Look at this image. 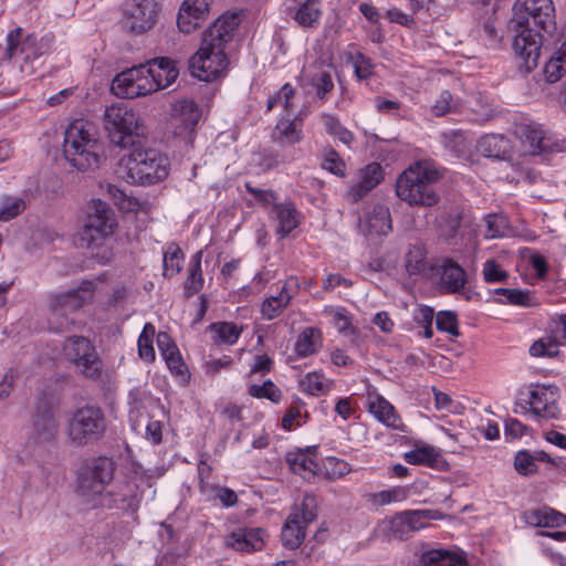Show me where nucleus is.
Returning <instances> with one entry per match:
<instances>
[{
  "label": "nucleus",
  "mask_w": 566,
  "mask_h": 566,
  "mask_svg": "<svg viewBox=\"0 0 566 566\" xmlns=\"http://www.w3.org/2000/svg\"><path fill=\"white\" fill-rule=\"evenodd\" d=\"M483 277L488 283L505 282L509 273L502 270L495 260H488L483 264Z\"/></svg>",
  "instance_id": "obj_54"
},
{
  "label": "nucleus",
  "mask_w": 566,
  "mask_h": 566,
  "mask_svg": "<svg viewBox=\"0 0 566 566\" xmlns=\"http://www.w3.org/2000/svg\"><path fill=\"white\" fill-rule=\"evenodd\" d=\"M64 355L71 361L76 373L92 380L103 376V363L92 342L84 336H70L63 346Z\"/></svg>",
  "instance_id": "obj_11"
},
{
  "label": "nucleus",
  "mask_w": 566,
  "mask_h": 566,
  "mask_svg": "<svg viewBox=\"0 0 566 566\" xmlns=\"http://www.w3.org/2000/svg\"><path fill=\"white\" fill-rule=\"evenodd\" d=\"M116 227L113 209L105 201L94 199L90 202L85 223L78 233V245L94 255V250L114 234Z\"/></svg>",
  "instance_id": "obj_9"
},
{
  "label": "nucleus",
  "mask_w": 566,
  "mask_h": 566,
  "mask_svg": "<svg viewBox=\"0 0 566 566\" xmlns=\"http://www.w3.org/2000/svg\"><path fill=\"white\" fill-rule=\"evenodd\" d=\"M57 430L59 424L52 406L46 399H39L32 418L30 441L34 444L50 443L55 440Z\"/></svg>",
  "instance_id": "obj_17"
},
{
  "label": "nucleus",
  "mask_w": 566,
  "mask_h": 566,
  "mask_svg": "<svg viewBox=\"0 0 566 566\" xmlns=\"http://www.w3.org/2000/svg\"><path fill=\"white\" fill-rule=\"evenodd\" d=\"M514 467L515 470L522 475L533 474L537 470L534 457L526 450H522L516 453L514 459Z\"/></svg>",
  "instance_id": "obj_53"
},
{
  "label": "nucleus",
  "mask_w": 566,
  "mask_h": 566,
  "mask_svg": "<svg viewBox=\"0 0 566 566\" xmlns=\"http://www.w3.org/2000/svg\"><path fill=\"white\" fill-rule=\"evenodd\" d=\"M373 63L369 57L361 53L356 54L354 59L355 74L359 80L368 78L373 75Z\"/></svg>",
  "instance_id": "obj_61"
},
{
  "label": "nucleus",
  "mask_w": 566,
  "mask_h": 566,
  "mask_svg": "<svg viewBox=\"0 0 566 566\" xmlns=\"http://www.w3.org/2000/svg\"><path fill=\"white\" fill-rule=\"evenodd\" d=\"M522 518L534 527H559L566 524V515L548 506L527 510Z\"/></svg>",
  "instance_id": "obj_25"
},
{
  "label": "nucleus",
  "mask_w": 566,
  "mask_h": 566,
  "mask_svg": "<svg viewBox=\"0 0 566 566\" xmlns=\"http://www.w3.org/2000/svg\"><path fill=\"white\" fill-rule=\"evenodd\" d=\"M21 28L11 30L7 35V45L1 61H13L22 73L33 74L39 59L49 54L53 49L54 35L46 33L40 38L35 34L20 40Z\"/></svg>",
  "instance_id": "obj_6"
},
{
  "label": "nucleus",
  "mask_w": 566,
  "mask_h": 566,
  "mask_svg": "<svg viewBox=\"0 0 566 566\" xmlns=\"http://www.w3.org/2000/svg\"><path fill=\"white\" fill-rule=\"evenodd\" d=\"M161 356L171 373L177 376H181L185 379L189 377L187 366L185 365L177 346H171L170 350L164 353Z\"/></svg>",
  "instance_id": "obj_49"
},
{
  "label": "nucleus",
  "mask_w": 566,
  "mask_h": 566,
  "mask_svg": "<svg viewBox=\"0 0 566 566\" xmlns=\"http://www.w3.org/2000/svg\"><path fill=\"white\" fill-rule=\"evenodd\" d=\"M272 213L277 221V234L281 238L289 235L300 223V212L291 201L274 203Z\"/></svg>",
  "instance_id": "obj_27"
},
{
  "label": "nucleus",
  "mask_w": 566,
  "mask_h": 566,
  "mask_svg": "<svg viewBox=\"0 0 566 566\" xmlns=\"http://www.w3.org/2000/svg\"><path fill=\"white\" fill-rule=\"evenodd\" d=\"M241 22V15L237 12L221 14L208 30L205 31L202 40L209 45L224 48L232 41L234 31Z\"/></svg>",
  "instance_id": "obj_19"
},
{
  "label": "nucleus",
  "mask_w": 566,
  "mask_h": 566,
  "mask_svg": "<svg viewBox=\"0 0 566 566\" xmlns=\"http://www.w3.org/2000/svg\"><path fill=\"white\" fill-rule=\"evenodd\" d=\"M156 82H148L146 65H139L126 70L115 76L111 91L122 98H135L158 91Z\"/></svg>",
  "instance_id": "obj_15"
},
{
  "label": "nucleus",
  "mask_w": 566,
  "mask_h": 566,
  "mask_svg": "<svg viewBox=\"0 0 566 566\" xmlns=\"http://www.w3.org/2000/svg\"><path fill=\"white\" fill-rule=\"evenodd\" d=\"M210 331L221 343L232 345L238 340L242 327L231 322H217L210 325Z\"/></svg>",
  "instance_id": "obj_46"
},
{
  "label": "nucleus",
  "mask_w": 566,
  "mask_h": 566,
  "mask_svg": "<svg viewBox=\"0 0 566 566\" xmlns=\"http://www.w3.org/2000/svg\"><path fill=\"white\" fill-rule=\"evenodd\" d=\"M27 208L25 200L21 197L0 196V221L7 222L20 216Z\"/></svg>",
  "instance_id": "obj_40"
},
{
  "label": "nucleus",
  "mask_w": 566,
  "mask_h": 566,
  "mask_svg": "<svg viewBox=\"0 0 566 566\" xmlns=\"http://www.w3.org/2000/svg\"><path fill=\"white\" fill-rule=\"evenodd\" d=\"M316 499L314 495H305L301 506L295 510L286 520L281 532V541L285 548H297L305 538L307 524L315 521Z\"/></svg>",
  "instance_id": "obj_13"
},
{
  "label": "nucleus",
  "mask_w": 566,
  "mask_h": 566,
  "mask_svg": "<svg viewBox=\"0 0 566 566\" xmlns=\"http://www.w3.org/2000/svg\"><path fill=\"white\" fill-rule=\"evenodd\" d=\"M182 258L181 249L176 243L169 244L164 253V276L172 277L178 274L182 269Z\"/></svg>",
  "instance_id": "obj_42"
},
{
  "label": "nucleus",
  "mask_w": 566,
  "mask_h": 566,
  "mask_svg": "<svg viewBox=\"0 0 566 566\" xmlns=\"http://www.w3.org/2000/svg\"><path fill=\"white\" fill-rule=\"evenodd\" d=\"M201 259H202V251H198L191 258V261H190V264L188 268V275L184 283L185 296L187 298L193 296L195 294L200 292L201 289L203 287Z\"/></svg>",
  "instance_id": "obj_33"
},
{
  "label": "nucleus",
  "mask_w": 566,
  "mask_h": 566,
  "mask_svg": "<svg viewBox=\"0 0 566 566\" xmlns=\"http://www.w3.org/2000/svg\"><path fill=\"white\" fill-rule=\"evenodd\" d=\"M212 0H185L179 9L177 25L182 33H191L208 18Z\"/></svg>",
  "instance_id": "obj_18"
},
{
  "label": "nucleus",
  "mask_w": 566,
  "mask_h": 566,
  "mask_svg": "<svg viewBox=\"0 0 566 566\" xmlns=\"http://www.w3.org/2000/svg\"><path fill=\"white\" fill-rule=\"evenodd\" d=\"M302 127L295 120L280 119L273 130L274 140L282 145H294L302 139Z\"/></svg>",
  "instance_id": "obj_35"
},
{
  "label": "nucleus",
  "mask_w": 566,
  "mask_h": 566,
  "mask_svg": "<svg viewBox=\"0 0 566 566\" xmlns=\"http://www.w3.org/2000/svg\"><path fill=\"white\" fill-rule=\"evenodd\" d=\"M228 63L224 48L202 40L200 49L189 60V70L200 81L210 82L226 71Z\"/></svg>",
  "instance_id": "obj_14"
},
{
  "label": "nucleus",
  "mask_w": 566,
  "mask_h": 566,
  "mask_svg": "<svg viewBox=\"0 0 566 566\" xmlns=\"http://www.w3.org/2000/svg\"><path fill=\"white\" fill-rule=\"evenodd\" d=\"M95 286L92 281H83L76 289L51 293L48 298L50 328L57 333L67 331L74 324L71 314L92 301Z\"/></svg>",
  "instance_id": "obj_8"
},
{
  "label": "nucleus",
  "mask_w": 566,
  "mask_h": 566,
  "mask_svg": "<svg viewBox=\"0 0 566 566\" xmlns=\"http://www.w3.org/2000/svg\"><path fill=\"white\" fill-rule=\"evenodd\" d=\"M407 523L411 533L426 528L429 522L441 517L438 511L433 510H408L403 511Z\"/></svg>",
  "instance_id": "obj_41"
},
{
  "label": "nucleus",
  "mask_w": 566,
  "mask_h": 566,
  "mask_svg": "<svg viewBox=\"0 0 566 566\" xmlns=\"http://www.w3.org/2000/svg\"><path fill=\"white\" fill-rule=\"evenodd\" d=\"M247 191L254 197L255 200L263 205L276 203V195L270 189H260L253 187L251 184H245Z\"/></svg>",
  "instance_id": "obj_62"
},
{
  "label": "nucleus",
  "mask_w": 566,
  "mask_h": 566,
  "mask_svg": "<svg viewBox=\"0 0 566 566\" xmlns=\"http://www.w3.org/2000/svg\"><path fill=\"white\" fill-rule=\"evenodd\" d=\"M145 142L133 145L130 153L118 163L122 178L130 184L154 185L168 176V157L154 148L145 147Z\"/></svg>",
  "instance_id": "obj_3"
},
{
  "label": "nucleus",
  "mask_w": 566,
  "mask_h": 566,
  "mask_svg": "<svg viewBox=\"0 0 566 566\" xmlns=\"http://www.w3.org/2000/svg\"><path fill=\"white\" fill-rule=\"evenodd\" d=\"M115 473V462L107 457H98L87 462L77 475L76 493L92 507L113 509L117 499L112 492H104Z\"/></svg>",
  "instance_id": "obj_4"
},
{
  "label": "nucleus",
  "mask_w": 566,
  "mask_h": 566,
  "mask_svg": "<svg viewBox=\"0 0 566 566\" xmlns=\"http://www.w3.org/2000/svg\"><path fill=\"white\" fill-rule=\"evenodd\" d=\"M440 178L441 175L437 169L417 163L398 177L396 195L412 207H433L440 200L434 188V184Z\"/></svg>",
  "instance_id": "obj_5"
},
{
  "label": "nucleus",
  "mask_w": 566,
  "mask_h": 566,
  "mask_svg": "<svg viewBox=\"0 0 566 566\" xmlns=\"http://www.w3.org/2000/svg\"><path fill=\"white\" fill-rule=\"evenodd\" d=\"M505 298L510 304L528 305L531 301V293L528 291L510 289Z\"/></svg>",
  "instance_id": "obj_64"
},
{
  "label": "nucleus",
  "mask_w": 566,
  "mask_h": 566,
  "mask_svg": "<svg viewBox=\"0 0 566 566\" xmlns=\"http://www.w3.org/2000/svg\"><path fill=\"white\" fill-rule=\"evenodd\" d=\"M286 462L291 471L303 475L304 478H306V474L315 475L318 470L317 462L307 453L301 450L296 452H290L286 455Z\"/></svg>",
  "instance_id": "obj_37"
},
{
  "label": "nucleus",
  "mask_w": 566,
  "mask_h": 566,
  "mask_svg": "<svg viewBox=\"0 0 566 566\" xmlns=\"http://www.w3.org/2000/svg\"><path fill=\"white\" fill-rule=\"evenodd\" d=\"M423 566H465V560L444 549H431L421 557Z\"/></svg>",
  "instance_id": "obj_38"
},
{
  "label": "nucleus",
  "mask_w": 566,
  "mask_h": 566,
  "mask_svg": "<svg viewBox=\"0 0 566 566\" xmlns=\"http://www.w3.org/2000/svg\"><path fill=\"white\" fill-rule=\"evenodd\" d=\"M248 392L252 397L266 398L272 402H279L281 399V390L272 380L264 381L262 386L251 385Z\"/></svg>",
  "instance_id": "obj_50"
},
{
  "label": "nucleus",
  "mask_w": 566,
  "mask_h": 566,
  "mask_svg": "<svg viewBox=\"0 0 566 566\" xmlns=\"http://www.w3.org/2000/svg\"><path fill=\"white\" fill-rule=\"evenodd\" d=\"M312 83L316 88V96L323 101L326 99V95L334 88L332 76L325 71L313 77Z\"/></svg>",
  "instance_id": "obj_56"
},
{
  "label": "nucleus",
  "mask_w": 566,
  "mask_h": 566,
  "mask_svg": "<svg viewBox=\"0 0 566 566\" xmlns=\"http://www.w3.org/2000/svg\"><path fill=\"white\" fill-rule=\"evenodd\" d=\"M437 328L447 332L452 336H459L457 316L451 312H440L436 321Z\"/></svg>",
  "instance_id": "obj_55"
},
{
  "label": "nucleus",
  "mask_w": 566,
  "mask_h": 566,
  "mask_svg": "<svg viewBox=\"0 0 566 566\" xmlns=\"http://www.w3.org/2000/svg\"><path fill=\"white\" fill-rule=\"evenodd\" d=\"M321 13L317 1L307 0L297 9L294 19L302 27L313 28L318 22Z\"/></svg>",
  "instance_id": "obj_43"
},
{
  "label": "nucleus",
  "mask_w": 566,
  "mask_h": 566,
  "mask_svg": "<svg viewBox=\"0 0 566 566\" xmlns=\"http://www.w3.org/2000/svg\"><path fill=\"white\" fill-rule=\"evenodd\" d=\"M155 335V327L153 324H145L143 332L140 333L137 342L138 355L142 359L147 363L155 360V349L153 346V337Z\"/></svg>",
  "instance_id": "obj_45"
},
{
  "label": "nucleus",
  "mask_w": 566,
  "mask_h": 566,
  "mask_svg": "<svg viewBox=\"0 0 566 566\" xmlns=\"http://www.w3.org/2000/svg\"><path fill=\"white\" fill-rule=\"evenodd\" d=\"M511 22L517 32L512 46L521 60L518 71L526 75L537 66L542 45V35L532 25L553 33L556 30L555 6L552 0H516Z\"/></svg>",
  "instance_id": "obj_1"
},
{
  "label": "nucleus",
  "mask_w": 566,
  "mask_h": 566,
  "mask_svg": "<svg viewBox=\"0 0 566 566\" xmlns=\"http://www.w3.org/2000/svg\"><path fill=\"white\" fill-rule=\"evenodd\" d=\"M322 167L338 177L345 176V161L334 149L325 150Z\"/></svg>",
  "instance_id": "obj_52"
},
{
  "label": "nucleus",
  "mask_w": 566,
  "mask_h": 566,
  "mask_svg": "<svg viewBox=\"0 0 566 566\" xmlns=\"http://www.w3.org/2000/svg\"><path fill=\"white\" fill-rule=\"evenodd\" d=\"M527 405L534 416L555 419L558 417L559 410L554 399L548 397V389L546 387L536 388L530 391V399Z\"/></svg>",
  "instance_id": "obj_30"
},
{
  "label": "nucleus",
  "mask_w": 566,
  "mask_h": 566,
  "mask_svg": "<svg viewBox=\"0 0 566 566\" xmlns=\"http://www.w3.org/2000/svg\"><path fill=\"white\" fill-rule=\"evenodd\" d=\"M105 431L106 419L104 412L95 406L77 408L67 419L66 436L77 447L98 441Z\"/></svg>",
  "instance_id": "obj_10"
},
{
  "label": "nucleus",
  "mask_w": 566,
  "mask_h": 566,
  "mask_svg": "<svg viewBox=\"0 0 566 566\" xmlns=\"http://www.w3.org/2000/svg\"><path fill=\"white\" fill-rule=\"evenodd\" d=\"M553 336L541 338L532 344L530 354L534 357H554L559 344L566 343V314L560 316L552 331Z\"/></svg>",
  "instance_id": "obj_21"
},
{
  "label": "nucleus",
  "mask_w": 566,
  "mask_h": 566,
  "mask_svg": "<svg viewBox=\"0 0 566 566\" xmlns=\"http://www.w3.org/2000/svg\"><path fill=\"white\" fill-rule=\"evenodd\" d=\"M104 126L111 143L123 149L146 142L147 128L140 116L122 104L106 107Z\"/></svg>",
  "instance_id": "obj_7"
},
{
  "label": "nucleus",
  "mask_w": 566,
  "mask_h": 566,
  "mask_svg": "<svg viewBox=\"0 0 566 566\" xmlns=\"http://www.w3.org/2000/svg\"><path fill=\"white\" fill-rule=\"evenodd\" d=\"M386 18L394 23H398L403 27H411L415 20L411 15L403 13L401 10L394 8L386 12Z\"/></svg>",
  "instance_id": "obj_63"
},
{
  "label": "nucleus",
  "mask_w": 566,
  "mask_h": 566,
  "mask_svg": "<svg viewBox=\"0 0 566 566\" xmlns=\"http://www.w3.org/2000/svg\"><path fill=\"white\" fill-rule=\"evenodd\" d=\"M304 390L311 395L317 396L325 391L323 377L316 373H310L302 381Z\"/></svg>",
  "instance_id": "obj_60"
},
{
  "label": "nucleus",
  "mask_w": 566,
  "mask_h": 566,
  "mask_svg": "<svg viewBox=\"0 0 566 566\" xmlns=\"http://www.w3.org/2000/svg\"><path fill=\"white\" fill-rule=\"evenodd\" d=\"M455 108V105L453 103L452 94L449 91H442L436 101V103L432 105V113L436 116H444L450 112H453Z\"/></svg>",
  "instance_id": "obj_58"
},
{
  "label": "nucleus",
  "mask_w": 566,
  "mask_h": 566,
  "mask_svg": "<svg viewBox=\"0 0 566 566\" xmlns=\"http://www.w3.org/2000/svg\"><path fill=\"white\" fill-rule=\"evenodd\" d=\"M441 455L431 447L411 450L405 453V460L410 464H426L438 467Z\"/></svg>",
  "instance_id": "obj_44"
},
{
  "label": "nucleus",
  "mask_w": 566,
  "mask_h": 566,
  "mask_svg": "<svg viewBox=\"0 0 566 566\" xmlns=\"http://www.w3.org/2000/svg\"><path fill=\"white\" fill-rule=\"evenodd\" d=\"M384 179V170L380 164L371 163L360 170V180L354 185L347 192V197L353 202L359 201L371 189L379 185Z\"/></svg>",
  "instance_id": "obj_22"
},
{
  "label": "nucleus",
  "mask_w": 566,
  "mask_h": 566,
  "mask_svg": "<svg viewBox=\"0 0 566 566\" xmlns=\"http://www.w3.org/2000/svg\"><path fill=\"white\" fill-rule=\"evenodd\" d=\"M406 270L409 274H418L424 271L426 261L420 250L409 251L406 256Z\"/></svg>",
  "instance_id": "obj_59"
},
{
  "label": "nucleus",
  "mask_w": 566,
  "mask_h": 566,
  "mask_svg": "<svg viewBox=\"0 0 566 566\" xmlns=\"http://www.w3.org/2000/svg\"><path fill=\"white\" fill-rule=\"evenodd\" d=\"M265 532L262 528H242L228 536V545L237 551L255 552L264 545Z\"/></svg>",
  "instance_id": "obj_24"
},
{
  "label": "nucleus",
  "mask_w": 566,
  "mask_h": 566,
  "mask_svg": "<svg viewBox=\"0 0 566 566\" xmlns=\"http://www.w3.org/2000/svg\"><path fill=\"white\" fill-rule=\"evenodd\" d=\"M566 73V39L562 45L546 62L544 67V76L548 83H555L559 81Z\"/></svg>",
  "instance_id": "obj_34"
},
{
  "label": "nucleus",
  "mask_w": 566,
  "mask_h": 566,
  "mask_svg": "<svg viewBox=\"0 0 566 566\" xmlns=\"http://www.w3.org/2000/svg\"><path fill=\"white\" fill-rule=\"evenodd\" d=\"M122 13L123 28L134 35H142L156 25L160 6L156 0H126Z\"/></svg>",
  "instance_id": "obj_12"
},
{
  "label": "nucleus",
  "mask_w": 566,
  "mask_h": 566,
  "mask_svg": "<svg viewBox=\"0 0 566 566\" xmlns=\"http://www.w3.org/2000/svg\"><path fill=\"white\" fill-rule=\"evenodd\" d=\"M322 118H323L325 129L329 135L337 137L345 145H349L353 142V139H354L353 133L349 132L347 128H345L339 123L337 117H335L331 114H324L322 116Z\"/></svg>",
  "instance_id": "obj_47"
},
{
  "label": "nucleus",
  "mask_w": 566,
  "mask_h": 566,
  "mask_svg": "<svg viewBox=\"0 0 566 566\" xmlns=\"http://www.w3.org/2000/svg\"><path fill=\"white\" fill-rule=\"evenodd\" d=\"M486 237L500 238L504 237L509 230L507 219L499 213L488 214L485 217Z\"/></svg>",
  "instance_id": "obj_51"
},
{
  "label": "nucleus",
  "mask_w": 566,
  "mask_h": 566,
  "mask_svg": "<svg viewBox=\"0 0 566 566\" xmlns=\"http://www.w3.org/2000/svg\"><path fill=\"white\" fill-rule=\"evenodd\" d=\"M325 469L331 479H340L350 472V467L346 461L334 457L326 459Z\"/></svg>",
  "instance_id": "obj_57"
},
{
  "label": "nucleus",
  "mask_w": 566,
  "mask_h": 566,
  "mask_svg": "<svg viewBox=\"0 0 566 566\" xmlns=\"http://www.w3.org/2000/svg\"><path fill=\"white\" fill-rule=\"evenodd\" d=\"M102 145L95 126L84 119L71 122L64 132V158L77 170L88 171L98 168Z\"/></svg>",
  "instance_id": "obj_2"
},
{
  "label": "nucleus",
  "mask_w": 566,
  "mask_h": 566,
  "mask_svg": "<svg viewBox=\"0 0 566 566\" xmlns=\"http://www.w3.org/2000/svg\"><path fill=\"white\" fill-rule=\"evenodd\" d=\"M388 535L395 539H407L409 535L411 534L407 517L403 516L402 512H399L395 514L389 521H388V528H387Z\"/></svg>",
  "instance_id": "obj_48"
},
{
  "label": "nucleus",
  "mask_w": 566,
  "mask_h": 566,
  "mask_svg": "<svg viewBox=\"0 0 566 566\" xmlns=\"http://www.w3.org/2000/svg\"><path fill=\"white\" fill-rule=\"evenodd\" d=\"M145 65L148 82L154 81L156 84H160L158 90L168 87L176 81L179 74L174 62L168 57H157L147 62Z\"/></svg>",
  "instance_id": "obj_23"
},
{
  "label": "nucleus",
  "mask_w": 566,
  "mask_h": 566,
  "mask_svg": "<svg viewBox=\"0 0 566 566\" xmlns=\"http://www.w3.org/2000/svg\"><path fill=\"white\" fill-rule=\"evenodd\" d=\"M436 272L439 275V286L446 293H460L468 282L465 270L449 258L437 264Z\"/></svg>",
  "instance_id": "obj_20"
},
{
  "label": "nucleus",
  "mask_w": 566,
  "mask_h": 566,
  "mask_svg": "<svg viewBox=\"0 0 566 566\" xmlns=\"http://www.w3.org/2000/svg\"><path fill=\"white\" fill-rule=\"evenodd\" d=\"M292 295L287 292L286 285L282 286L279 295L265 298L261 306L264 318L271 321L280 316L283 310L290 304Z\"/></svg>",
  "instance_id": "obj_36"
},
{
  "label": "nucleus",
  "mask_w": 566,
  "mask_h": 566,
  "mask_svg": "<svg viewBox=\"0 0 566 566\" xmlns=\"http://www.w3.org/2000/svg\"><path fill=\"white\" fill-rule=\"evenodd\" d=\"M117 499V509L136 513L139 509L143 493L135 480H126L117 484V491L112 492Z\"/></svg>",
  "instance_id": "obj_28"
},
{
  "label": "nucleus",
  "mask_w": 566,
  "mask_h": 566,
  "mask_svg": "<svg viewBox=\"0 0 566 566\" xmlns=\"http://www.w3.org/2000/svg\"><path fill=\"white\" fill-rule=\"evenodd\" d=\"M479 151L489 158L506 160L511 158V143L500 134L483 136L478 144Z\"/></svg>",
  "instance_id": "obj_29"
},
{
  "label": "nucleus",
  "mask_w": 566,
  "mask_h": 566,
  "mask_svg": "<svg viewBox=\"0 0 566 566\" xmlns=\"http://www.w3.org/2000/svg\"><path fill=\"white\" fill-rule=\"evenodd\" d=\"M517 135L522 143L527 147L531 155H539L549 148L548 140L543 129L535 124L521 125L517 128Z\"/></svg>",
  "instance_id": "obj_31"
},
{
  "label": "nucleus",
  "mask_w": 566,
  "mask_h": 566,
  "mask_svg": "<svg viewBox=\"0 0 566 566\" xmlns=\"http://www.w3.org/2000/svg\"><path fill=\"white\" fill-rule=\"evenodd\" d=\"M200 118L201 109L195 101H177L170 108L169 130L174 136L191 145Z\"/></svg>",
  "instance_id": "obj_16"
},
{
  "label": "nucleus",
  "mask_w": 566,
  "mask_h": 566,
  "mask_svg": "<svg viewBox=\"0 0 566 566\" xmlns=\"http://www.w3.org/2000/svg\"><path fill=\"white\" fill-rule=\"evenodd\" d=\"M367 223L370 234L387 235L392 229L389 208L381 203L375 205Z\"/></svg>",
  "instance_id": "obj_32"
},
{
  "label": "nucleus",
  "mask_w": 566,
  "mask_h": 566,
  "mask_svg": "<svg viewBox=\"0 0 566 566\" xmlns=\"http://www.w3.org/2000/svg\"><path fill=\"white\" fill-rule=\"evenodd\" d=\"M369 412L388 428L405 432L406 426L401 421L395 407L381 396H376L368 402Z\"/></svg>",
  "instance_id": "obj_26"
},
{
  "label": "nucleus",
  "mask_w": 566,
  "mask_h": 566,
  "mask_svg": "<svg viewBox=\"0 0 566 566\" xmlns=\"http://www.w3.org/2000/svg\"><path fill=\"white\" fill-rule=\"evenodd\" d=\"M321 339V332L314 327H306L298 335L294 349L297 356L307 357L316 353V344Z\"/></svg>",
  "instance_id": "obj_39"
}]
</instances>
